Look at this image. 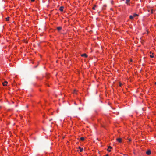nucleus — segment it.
<instances>
[{
	"instance_id": "obj_1",
	"label": "nucleus",
	"mask_w": 156,
	"mask_h": 156,
	"mask_svg": "<svg viewBox=\"0 0 156 156\" xmlns=\"http://www.w3.org/2000/svg\"><path fill=\"white\" fill-rule=\"evenodd\" d=\"M122 139L120 138H119L116 139V140L119 143H121L122 142Z\"/></svg>"
},
{
	"instance_id": "obj_2",
	"label": "nucleus",
	"mask_w": 156,
	"mask_h": 156,
	"mask_svg": "<svg viewBox=\"0 0 156 156\" xmlns=\"http://www.w3.org/2000/svg\"><path fill=\"white\" fill-rule=\"evenodd\" d=\"M146 153L147 155H150L151 154V150L150 149L148 150V151L146 152Z\"/></svg>"
},
{
	"instance_id": "obj_3",
	"label": "nucleus",
	"mask_w": 156,
	"mask_h": 156,
	"mask_svg": "<svg viewBox=\"0 0 156 156\" xmlns=\"http://www.w3.org/2000/svg\"><path fill=\"white\" fill-rule=\"evenodd\" d=\"M112 148V147H111L110 146H109L108 147V149H107V150L109 152L111 151V150L110 149H111Z\"/></svg>"
},
{
	"instance_id": "obj_4",
	"label": "nucleus",
	"mask_w": 156,
	"mask_h": 156,
	"mask_svg": "<svg viewBox=\"0 0 156 156\" xmlns=\"http://www.w3.org/2000/svg\"><path fill=\"white\" fill-rule=\"evenodd\" d=\"M81 56L82 57H87L88 56L86 54H82L81 55Z\"/></svg>"
},
{
	"instance_id": "obj_5",
	"label": "nucleus",
	"mask_w": 156,
	"mask_h": 156,
	"mask_svg": "<svg viewBox=\"0 0 156 156\" xmlns=\"http://www.w3.org/2000/svg\"><path fill=\"white\" fill-rule=\"evenodd\" d=\"M130 1V0H126V2H125L126 4L128 5H129V2Z\"/></svg>"
},
{
	"instance_id": "obj_6",
	"label": "nucleus",
	"mask_w": 156,
	"mask_h": 156,
	"mask_svg": "<svg viewBox=\"0 0 156 156\" xmlns=\"http://www.w3.org/2000/svg\"><path fill=\"white\" fill-rule=\"evenodd\" d=\"M63 8L64 7L63 6L60 7L59 8V10L61 11H63Z\"/></svg>"
},
{
	"instance_id": "obj_7",
	"label": "nucleus",
	"mask_w": 156,
	"mask_h": 156,
	"mask_svg": "<svg viewBox=\"0 0 156 156\" xmlns=\"http://www.w3.org/2000/svg\"><path fill=\"white\" fill-rule=\"evenodd\" d=\"M7 83H8L7 82L5 81V82L4 83H3V85L4 86H6L7 85Z\"/></svg>"
},
{
	"instance_id": "obj_8",
	"label": "nucleus",
	"mask_w": 156,
	"mask_h": 156,
	"mask_svg": "<svg viewBox=\"0 0 156 156\" xmlns=\"http://www.w3.org/2000/svg\"><path fill=\"white\" fill-rule=\"evenodd\" d=\"M62 29V27H58L57 28V29L58 30V31H60V30Z\"/></svg>"
},
{
	"instance_id": "obj_9",
	"label": "nucleus",
	"mask_w": 156,
	"mask_h": 156,
	"mask_svg": "<svg viewBox=\"0 0 156 156\" xmlns=\"http://www.w3.org/2000/svg\"><path fill=\"white\" fill-rule=\"evenodd\" d=\"M79 148L80 149V152H81L83 151V148H81L80 147H79Z\"/></svg>"
},
{
	"instance_id": "obj_10",
	"label": "nucleus",
	"mask_w": 156,
	"mask_h": 156,
	"mask_svg": "<svg viewBox=\"0 0 156 156\" xmlns=\"http://www.w3.org/2000/svg\"><path fill=\"white\" fill-rule=\"evenodd\" d=\"M133 16H132V15H130V16H129V18L130 19H131V20H132L133 19Z\"/></svg>"
},
{
	"instance_id": "obj_11",
	"label": "nucleus",
	"mask_w": 156,
	"mask_h": 156,
	"mask_svg": "<svg viewBox=\"0 0 156 156\" xmlns=\"http://www.w3.org/2000/svg\"><path fill=\"white\" fill-rule=\"evenodd\" d=\"M138 16V15L136 14V13L134 14L133 15V17H136V16Z\"/></svg>"
},
{
	"instance_id": "obj_12",
	"label": "nucleus",
	"mask_w": 156,
	"mask_h": 156,
	"mask_svg": "<svg viewBox=\"0 0 156 156\" xmlns=\"http://www.w3.org/2000/svg\"><path fill=\"white\" fill-rule=\"evenodd\" d=\"M80 140H82V141H83L84 140V138L83 137H81L80 138Z\"/></svg>"
},
{
	"instance_id": "obj_13",
	"label": "nucleus",
	"mask_w": 156,
	"mask_h": 156,
	"mask_svg": "<svg viewBox=\"0 0 156 156\" xmlns=\"http://www.w3.org/2000/svg\"><path fill=\"white\" fill-rule=\"evenodd\" d=\"M9 17H7L6 18V21H8L9 20Z\"/></svg>"
},
{
	"instance_id": "obj_14",
	"label": "nucleus",
	"mask_w": 156,
	"mask_h": 156,
	"mask_svg": "<svg viewBox=\"0 0 156 156\" xmlns=\"http://www.w3.org/2000/svg\"><path fill=\"white\" fill-rule=\"evenodd\" d=\"M96 7V5H95L94 6V7L93 8V9L94 10H95V7Z\"/></svg>"
},
{
	"instance_id": "obj_15",
	"label": "nucleus",
	"mask_w": 156,
	"mask_h": 156,
	"mask_svg": "<svg viewBox=\"0 0 156 156\" xmlns=\"http://www.w3.org/2000/svg\"><path fill=\"white\" fill-rule=\"evenodd\" d=\"M150 57H151V58H153L154 57V55H150Z\"/></svg>"
},
{
	"instance_id": "obj_16",
	"label": "nucleus",
	"mask_w": 156,
	"mask_h": 156,
	"mask_svg": "<svg viewBox=\"0 0 156 156\" xmlns=\"http://www.w3.org/2000/svg\"><path fill=\"white\" fill-rule=\"evenodd\" d=\"M122 84L120 83H119V86H120V87H121V86H122Z\"/></svg>"
},
{
	"instance_id": "obj_17",
	"label": "nucleus",
	"mask_w": 156,
	"mask_h": 156,
	"mask_svg": "<svg viewBox=\"0 0 156 156\" xmlns=\"http://www.w3.org/2000/svg\"><path fill=\"white\" fill-rule=\"evenodd\" d=\"M113 1H112L111 2V4H113Z\"/></svg>"
},
{
	"instance_id": "obj_18",
	"label": "nucleus",
	"mask_w": 156,
	"mask_h": 156,
	"mask_svg": "<svg viewBox=\"0 0 156 156\" xmlns=\"http://www.w3.org/2000/svg\"><path fill=\"white\" fill-rule=\"evenodd\" d=\"M128 140H129V142L131 141V139H128Z\"/></svg>"
},
{
	"instance_id": "obj_19",
	"label": "nucleus",
	"mask_w": 156,
	"mask_h": 156,
	"mask_svg": "<svg viewBox=\"0 0 156 156\" xmlns=\"http://www.w3.org/2000/svg\"><path fill=\"white\" fill-rule=\"evenodd\" d=\"M76 90H74V93H75L76 94Z\"/></svg>"
},
{
	"instance_id": "obj_20",
	"label": "nucleus",
	"mask_w": 156,
	"mask_h": 156,
	"mask_svg": "<svg viewBox=\"0 0 156 156\" xmlns=\"http://www.w3.org/2000/svg\"><path fill=\"white\" fill-rule=\"evenodd\" d=\"M35 0H31V2H34Z\"/></svg>"
},
{
	"instance_id": "obj_21",
	"label": "nucleus",
	"mask_w": 156,
	"mask_h": 156,
	"mask_svg": "<svg viewBox=\"0 0 156 156\" xmlns=\"http://www.w3.org/2000/svg\"><path fill=\"white\" fill-rule=\"evenodd\" d=\"M105 156H109L108 154H106Z\"/></svg>"
},
{
	"instance_id": "obj_22",
	"label": "nucleus",
	"mask_w": 156,
	"mask_h": 156,
	"mask_svg": "<svg viewBox=\"0 0 156 156\" xmlns=\"http://www.w3.org/2000/svg\"><path fill=\"white\" fill-rule=\"evenodd\" d=\"M155 84H156V83H155Z\"/></svg>"
},
{
	"instance_id": "obj_23",
	"label": "nucleus",
	"mask_w": 156,
	"mask_h": 156,
	"mask_svg": "<svg viewBox=\"0 0 156 156\" xmlns=\"http://www.w3.org/2000/svg\"><path fill=\"white\" fill-rule=\"evenodd\" d=\"M123 1H124V0H123Z\"/></svg>"
}]
</instances>
